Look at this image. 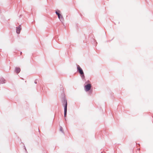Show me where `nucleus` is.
<instances>
[{
    "label": "nucleus",
    "instance_id": "obj_1",
    "mask_svg": "<svg viewBox=\"0 0 153 153\" xmlns=\"http://www.w3.org/2000/svg\"><path fill=\"white\" fill-rule=\"evenodd\" d=\"M77 68L79 74L81 75V76L83 77H84V74L82 69L78 65H77Z\"/></svg>",
    "mask_w": 153,
    "mask_h": 153
},
{
    "label": "nucleus",
    "instance_id": "obj_2",
    "mask_svg": "<svg viewBox=\"0 0 153 153\" xmlns=\"http://www.w3.org/2000/svg\"><path fill=\"white\" fill-rule=\"evenodd\" d=\"M91 85L90 84H88L85 86V89L86 91H89L91 88Z\"/></svg>",
    "mask_w": 153,
    "mask_h": 153
},
{
    "label": "nucleus",
    "instance_id": "obj_3",
    "mask_svg": "<svg viewBox=\"0 0 153 153\" xmlns=\"http://www.w3.org/2000/svg\"><path fill=\"white\" fill-rule=\"evenodd\" d=\"M67 101L65 102V106L64 108V117H66L67 112Z\"/></svg>",
    "mask_w": 153,
    "mask_h": 153
},
{
    "label": "nucleus",
    "instance_id": "obj_4",
    "mask_svg": "<svg viewBox=\"0 0 153 153\" xmlns=\"http://www.w3.org/2000/svg\"><path fill=\"white\" fill-rule=\"evenodd\" d=\"M21 30V28L20 26L17 27H16V31L17 33L18 34H19Z\"/></svg>",
    "mask_w": 153,
    "mask_h": 153
},
{
    "label": "nucleus",
    "instance_id": "obj_5",
    "mask_svg": "<svg viewBox=\"0 0 153 153\" xmlns=\"http://www.w3.org/2000/svg\"><path fill=\"white\" fill-rule=\"evenodd\" d=\"M20 71V69L19 68H16L15 69V71L17 73L19 72Z\"/></svg>",
    "mask_w": 153,
    "mask_h": 153
},
{
    "label": "nucleus",
    "instance_id": "obj_6",
    "mask_svg": "<svg viewBox=\"0 0 153 153\" xmlns=\"http://www.w3.org/2000/svg\"><path fill=\"white\" fill-rule=\"evenodd\" d=\"M60 11L59 10H58L57 11H56V13L58 15V18H59L60 16V14H59V12Z\"/></svg>",
    "mask_w": 153,
    "mask_h": 153
},
{
    "label": "nucleus",
    "instance_id": "obj_7",
    "mask_svg": "<svg viewBox=\"0 0 153 153\" xmlns=\"http://www.w3.org/2000/svg\"><path fill=\"white\" fill-rule=\"evenodd\" d=\"M59 18L61 21H62L64 20L63 18L61 15H60Z\"/></svg>",
    "mask_w": 153,
    "mask_h": 153
},
{
    "label": "nucleus",
    "instance_id": "obj_8",
    "mask_svg": "<svg viewBox=\"0 0 153 153\" xmlns=\"http://www.w3.org/2000/svg\"><path fill=\"white\" fill-rule=\"evenodd\" d=\"M62 128H60V130L61 131H62Z\"/></svg>",
    "mask_w": 153,
    "mask_h": 153
},
{
    "label": "nucleus",
    "instance_id": "obj_9",
    "mask_svg": "<svg viewBox=\"0 0 153 153\" xmlns=\"http://www.w3.org/2000/svg\"><path fill=\"white\" fill-rule=\"evenodd\" d=\"M22 54V52H21L20 53V54L21 55Z\"/></svg>",
    "mask_w": 153,
    "mask_h": 153
}]
</instances>
